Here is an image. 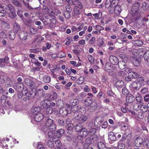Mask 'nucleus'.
<instances>
[{"instance_id": "1", "label": "nucleus", "mask_w": 149, "mask_h": 149, "mask_svg": "<svg viewBox=\"0 0 149 149\" xmlns=\"http://www.w3.org/2000/svg\"><path fill=\"white\" fill-rule=\"evenodd\" d=\"M6 13H8L10 17L12 19L14 18L16 15L14 6L10 4L6 6L4 9L0 12V17L4 16L6 15Z\"/></svg>"}, {"instance_id": "53", "label": "nucleus", "mask_w": 149, "mask_h": 149, "mask_svg": "<svg viewBox=\"0 0 149 149\" xmlns=\"http://www.w3.org/2000/svg\"><path fill=\"white\" fill-rule=\"evenodd\" d=\"M70 103L72 105H75L77 103V100L75 99H72L70 100Z\"/></svg>"}, {"instance_id": "28", "label": "nucleus", "mask_w": 149, "mask_h": 149, "mask_svg": "<svg viewBox=\"0 0 149 149\" xmlns=\"http://www.w3.org/2000/svg\"><path fill=\"white\" fill-rule=\"evenodd\" d=\"M84 127L80 123L77 124L75 126V129L77 132H80Z\"/></svg>"}, {"instance_id": "46", "label": "nucleus", "mask_w": 149, "mask_h": 149, "mask_svg": "<svg viewBox=\"0 0 149 149\" xmlns=\"http://www.w3.org/2000/svg\"><path fill=\"white\" fill-rule=\"evenodd\" d=\"M52 140L54 142L55 141V144L57 147V148H60V147L61 145V141L60 140L57 139H56V140L55 141L54 140L52 139Z\"/></svg>"}, {"instance_id": "32", "label": "nucleus", "mask_w": 149, "mask_h": 149, "mask_svg": "<svg viewBox=\"0 0 149 149\" xmlns=\"http://www.w3.org/2000/svg\"><path fill=\"white\" fill-rule=\"evenodd\" d=\"M129 76L131 77V78H137L139 76L138 74L135 72H129Z\"/></svg>"}, {"instance_id": "57", "label": "nucleus", "mask_w": 149, "mask_h": 149, "mask_svg": "<svg viewBox=\"0 0 149 149\" xmlns=\"http://www.w3.org/2000/svg\"><path fill=\"white\" fill-rule=\"evenodd\" d=\"M84 91L86 92H88L91 91V89L88 86L86 85L84 86Z\"/></svg>"}, {"instance_id": "18", "label": "nucleus", "mask_w": 149, "mask_h": 149, "mask_svg": "<svg viewBox=\"0 0 149 149\" xmlns=\"http://www.w3.org/2000/svg\"><path fill=\"white\" fill-rule=\"evenodd\" d=\"M74 127V125L72 124H70L67 125V133L69 134H71L72 132L73 128Z\"/></svg>"}, {"instance_id": "4", "label": "nucleus", "mask_w": 149, "mask_h": 149, "mask_svg": "<svg viewBox=\"0 0 149 149\" xmlns=\"http://www.w3.org/2000/svg\"><path fill=\"white\" fill-rule=\"evenodd\" d=\"M105 7L108 9V12L112 14L114 12L113 4H112L110 0H107L105 3Z\"/></svg>"}, {"instance_id": "34", "label": "nucleus", "mask_w": 149, "mask_h": 149, "mask_svg": "<svg viewBox=\"0 0 149 149\" xmlns=\"http://www.w3.org/2000/svg\"><path fill=\"white\" fill-rule=\"evenodd\" d=\"M8 36L10 40H14L15 37V34L14 32L11 31H10L8 33Z\"/></svg>"}, {"instance_id": "29", "label": "nucleus", "mask_w": 149, "mask_h": 149, "mask_svg": "<svg viewBox=\"0 0 149 149\" xmlns=\"http://www.w3.org/2000/svg\"><path fill=\"white\" fill-rule=\"evenodd\" d=\"M128 104L127 103L125 102L124 104H123L122 107L123 108H122V111L124 113H126L127 112V110H128L127 106H128Z\"/></svg>"}, {"instance_id": "13", "label": "nucleus", "mask_w": 149, "mask_h": 149, "mask_svg": "<svg viewBox=\"0 0 149 149\" xmlns=\"http://www.w3.org/2000/svg\"><path fill=\"white\" fill-rule=\"evenodd\" d=\"M127 60V58L125 55L122 54V65H123V69H125L126 68Z\"/></svg>"}, {"instance_id": "17", "label": "nucleus", "mask_w": 149, "mask_h": 149, "mask_svg": "<svg viewBox=\"0 0 149 149\" xmlns=\"http://www.w3.org/2000/svg\"><path fill=\"white\" fill-rule=\"evenodd\" d=\"M36 95L39 96L40 97L44 96L45 93L44 90L42 89H37L35 93Z\"/></svg>"}, {"instance_id": "19", "label": "nucleus", "mask_w": 149, "mask_h": 149, "mask_svg": "<svg viewBox=\"0 0 149 149\" xmlns=\"http://www.w3.org/2000/svg\"><path fill=\"white\" fill-rule=\"evenodd\" d=\"M125 69H123L122 70V77H125L127 73H129L130 70V68H126Z\"/></svg>"}, {"instance_id": "37", "label": "nucleus", "mask_w": 149, "mask_h": 149, "mask_svg": "<svg viewBox=\"0 0 149 149\" xmlns=\"http://www.w3.org/2000/svg\"><path fill=\"white\" fill-rule=\"evenodd\" d=\"M141 111L142 112L145 113L148 110V107L145 105H141L140 107Z\"/></svg>"}, {"instance_id": "41", "label": "nucleus", "mask_w": 149, "mask_h": 149, "mask_svg": "<svg viewBox=\"0 0 149 149\" xmlns=\"http://www.w3.org/2000/svg\"><path fill=\"white\" fill-rule=\"evenodd\" d=\"M93 27L95 29L99 32L102 30H103L104 29V28L101 26L100 25H96L93 26Z\"/></svg>"}, {"instance_id": "42", "label": "nucleus", "mask_w": 149, "mask_h": 149, "mask_svg": "<svg viewBox=\"0 0 149 149\" xmlns=\"http://www.w3.org/2000/svg\"><path fill=\"white\" fill-rule=\"evenodd\" d=\"M66 40H67L65 42V44L66 45H68L70 44L71 42H72L73 40L72 38L68 37L66 39Z\"/></svg>"}, {"instance_id": "60", "label": "nucleus", "mask_w": 149, "mask_h": 149, "mask_svg": "<svg viewBox=\"0 0 149 149\" xmlns=\"http://www.w3.org/2000/svg\"><path fill=\"white\" fill-rule=\"evenodd\" d=\"M84 26V23H81L80 24L79 26L77 28V31H79L81 30L83 26Z\"/></svg>"}, {"instance_id": "14", "label": "nucleus", "mask_w": 149, "mask_h": 149, "mask_svg": "<svg viewBox=\"0 0 149 149\" xmlns=\"http://www.w3.org/2000/svg\"><path fill=\"white\" fill-rule=\"evenodd\" d=\"M134 143L136 147H139L143 143V139L141 137H138L135 139Z\"/></svg>"}, {"instance_id": "15", "label": "nucleus", "mask_w": 149, "mask_h": 149, "mask_svg": "<svg viewBox=\"0 0 149 149\" xmlns=\"http://www.w3.org/2000/svg\"><path fill=\"white\" fill-rule=\"evenodd\" d=\"M40 108L39 107H35L32 109L31 112L33 116L41 113Z\"/></svg>"}, {"instance_id": "50", "label": "nucleus", "mask_w": 149, "mask_h": 149, "mask_svg": "<svg viewBox=\"0 0 149 149\" xmlns=\"http://www.w3.org/2000/svg\"><path fill=\"white\" fill-rule=\"evenodd\" d=\"M122 93L123 95H126L129 93V91L126 87H124L123 88Z\"/></svg>"}, {"instance_id": "54", "label": "nucleus", "mask_w": 149, "mask_h": 149, "mask_svg": "<svg viewBox=\"0 0 149 149\" xmlns=\"http://www.w3.org/2000/svg\"><path fill=\"white\" fill-rule=\"evenodd\" d=\"M81 115V114H79L78 112H76L74 114V116L75 119L79 120Z\"/></svg>"}, {"instance_id": "12", "label": "nucleus", "mask_w": 149, "mask_h": 149, "mask_svg": "<svg viewBox=\"0 0 149 149\" xmlns=\"http://www.w3.org/2000/svg\"><path fill=\"white\" fill-rule=\"evenodd\" d=\"M134 100V97L132 94H129L126 97V100L127 103H132Z\"/></svg>"}, {"instance_id": "55", "label": "nucleus", "mask_w": 149, "mask_h": 149, "mask_svg": "<svg viewBox=\"0 0 149 149\" xmlns=\"http://www.w3.org/2000/svg\"><path fill=\"white\" fill-rule=\"evenodd\" d=\"M140 92L142 94H145L147 93L148 89L144 87L141 89Z\"/></svg>"}, {"instance_id": "44", "label": "nucleus", "mask_w": 149, "mask_h": 149, "mask_svg": "<svg viewBox=\"0 0 149 149\" xmlns=\"http://www.w3.org/2000/svg\"><path fill=\"white\" fill-rule=\"evenodd\" d=\"M70 63L75 67H78L81 65V62L78 63H77V62L74 61H70Z\"/></svg>"}, {"instance_id": "7", "label": "nucleus", "mask_w": 149, "mask_h": 149, "mask_svg": "<svg viewBox=\"0 0 149 149\" xmlns=\"http://www.w3.org/2000/svg\"><path fill=\"white\" fill-rule=\"evenodd\" d=\"M34 119L37 122L41 121L44 118V116L42 113H38V114L33 116Z\"/></svg>"}, {"instance_id": "51", "label": "nucleus", "mask_w": 149, "mask_h": 149, "mask_svg": "<svg viewBox=\"0 0 149 149\" xmlns=\"http://www.w3.org/2000/svg\"><path fill=\"white\" fill-rule=\"evenodd\" d=\"M88 58L91 64H93V63L94 62V58L93 56L91 55H89L88 56Z\"/></svg>"}, {"instance_id": "21", "label": "nucleus", "mask_w": 149, "mask_h": 149, "mask_svg": "<svg viewBox=\"0 0 149 149\" xmlns=\"http://www.w3.org/2000/svg\"><path fill=\"white\" fill-rule=\"evenodd\" d=\"M97 147L99 149H107L106 144L102 142H100L98 143Z\"/></svg>"}, {"instance_id": "11", "label": "nucleus", "mask_w": 149, "mask_h": 149, "mask_svg": "<svg viewBox=\"0 0 149 149\" xmlns=\"http://www.w3.org/2000/svg\"><path fill=\"white\" fill-rule=\"evenodd\" d=\"M93 102L92 98L90 97H86L84 101V103L86 107H88Z\"/></svg>"}, {"instance_id": "36", "label": "nucleus", "mask_w": 149, "mask_h": 149, "mask_svg": "<svg viewBox=\"0 0 149 149\" xmlns=\"http://www.w3.org/2000/svg\"><path fill=\"white\" fill-rule=\"evenodd\" d=\"M144 59L149 62V50L146 51L144 54Z\"/></svg>"}, {"instance_id": "22", "label": "nucleus", "mask_w": 149, "mask_h": 149, "mask_svg": "<svg viewBox=\"0 0 149 149\" xmlns=\"http://www.w3.org/2000/svg\"><path fill=\"white\" fill-rule=\"evenodd\" d=\"M1 27L3 29H8L10 28V26L8 22L2 21L1 23Z\"/></svg>"}, {"instance_id": "64", "label": "nucleus", "mask_w": 149, "mask_h": 149, "mask_svg": "<svg viewBox=\"0 0 149 149\" xmlns=\"http://www.w3.org/2000/svg\"><path fill=\"white\" fill-rule=\"evenodd\" d=\"M37 147L38 149H45L43 146L40 142L38 143Z\"/></svg>"}, {"instance_id": "39", "label": "nucleus", "mask_w": 149, "mask_h": 149, "mask_svg": "<svg viewBox=\"0 0 149 149\" xmlns=\"http://www.w3.org/2000/svg\"><path fill=\"white\" fill-rule=\"evenodd\" d=\"M81 10L79 9L77 6H75L74 8V12L76 15H79L81 12Z\"/></svg>"}, {"instance_id": "5", "label": "nucleus", "mask_w": 149, "mask_h": 149, "mask_svg": "<svg viewBox=\"0 0 149 149\" xmlns=\"http://www.w3.org/2000/svg\"><path fill=\"white\" fill-rule=\"evenodd\" d=\"M140 3L138 2H136L133 4L132 9V14H135L137 12L139 13L140 12H141V10H140Z\"/></svg>"}, {"instance_id": "9", "label": "nucleus", "mask_w": 149, "mask_h": 149, "mask_svg": "<svg viewBox=\"0 0 149 149\" xmlns=\"http://www.w3.org/2000/svg\"><path fill=\"white\" fill-rule=\"evenodd\" d=\"M109 60L111 63L113 65H116L119 63L118 58L113 55L110 56Z\"/></svg>"}, {"instance_id": "49", "label": "nucleus", "mask_w": 149, "mask_h": 149, "mask_svg": "<svg viewBox=\"0 0 149 149\" xmlns=\"http://www.w3.org/2000/svg\"><path fill=\"white\" fill-rule=\"evenodd\" d=\"M57 97V95L56 93H54L53 94L51 95L49 97L50 100H53L56 99Z\"/></svg>"}, {"instance_id": "23", "label": "nucleus", "mask_w": 149, "mask_h": 149, "mask_svg": "<svg viewBox=\"0 0 149 149\" xmlns=\"http://www.w3.org/2000/svg\"><path fill=\"white\" fill-rule=\"evenodd\" d=\"M81 135H82L83 137H86L88 134V132L87 129L85 127H84L80 132Z\"/></svg>"}, {"instance_id": "48", "label": "nucleus", "mask_w": 149, "mask_h": 149, "mask_svg": "<svg viewBox=\"0 0 149 149\" xmlns=\"http://www.w3.org/2000/svg\"><path fill=\"white\" fill-rule=\"evenodd\" d=\"M91 128L90 129L89 131V133L90 134V136L95 135V134L96 132V130L95 128L93 127H91Z\"/></svg>"}, {"instance_id": "63", "label": "nucleus", "mask_w": 149, "mask_h": 149, "mask_svg": "<svg viewBox=\"0 0 149 149\" xmlns=\"http://www.w3.org/2000/svg\"><path fill=\"white\" fill-rule=\"evenodd\" d=\"M32 92H29L27 91L26 93H25L26 96L28 97V99H29L31 95L32 94Z\"/></svg>"}, {"instance_id": "6", "label": "nucleus", "mask_w": 149, "mask_h": 149, "mask_svg": "<svg viewBox=\"0 0 149 149\" xmlns=\"http://www.w3.org/2000/svg\"><path fill=\"white\" fill-rule=\"evenodd\" d=\"M97 136L96 135L90 136L89 137L86 138V143L88 144L93 143L96 140Z\"/></svg>"}, {"instance_id": "58", "label": "nucleus", "mask_w": 149, "mask_h": 149, "mask_svg": "<svg viewBox=\"0 0 149 149\" xmlns=\"http://www.w3.org/2000/svg\"><path fill=\"white\" fill-rule=\"evenodd\" d=\"M46 110V112L48 114H51L52 112V108H51L50 107H48Z\"/></svg>"}, {"instance_id": "27", "label": "nucleus", "mask_w": 149, "mask_h": 149, "mask_svg": "<svg viewBox=\"0 0 149 149\" xmlns=\"http://www.w3.org/2000/svg\"><path fill=\"white\" fill-rule=\"evenodd\" d=\"M73 4L76 5L75 6H77L80 9L82 8L83 6L81 3L77 0H74Z\"/></svg>"}, {"instance_id": "10", "label": "nucleus", "mask_w": 149, "mask_h": 149, "mask_svg": "<svg viewBox=\"0 0 149 149\" xmlns=\"http://www.w3.org/2000/svg\"><path fill=\"white\" fill-rule=\"evenodd\" d=\"M130 60L135 66H138L139 65L140 61L137 58L132 56L130 58Z\"/></svg>"}, {"instance_id": "16", "label": "nucleus", "mask_w": 149, "mask_h": 149, "mask_svg": "<svg viewBox=\"0 0 149 149\" xmlns=\"http://www.w3.org/2000/svg\"><path fill=\"white\" fill-rule=\"evenodd\" d=\"M48 102H49V100L46 99L42 101L40 104L44 108L46 109L49 107Z\"/></svg>"}, {"instance_id": "59", "label": "nucleus", "mask_w": 149, "mask_h": 149, "mask_svg": "<svg viewBox=\"0 0 149 149\" xmlns=\"http://www.w3.org/2000/svg\"><path fill=\"white\" fill-rule=\"evenodd\" d=\"M72 107L71 106V107ZM78 107L77 106H75L73 107V108H71V111H72L73 113H76L78 112L77 111H78L77 108Z\"/></svg>"}, {"instance_id": "8", "label": "nucleus", "mask_w": 149, "mask_h": 149, "mask_svg": "<svg viewBox=\"0 0 149 149\" xmlns=\"http://www.w3.org/2000/svg\"><path fill=\"white\" fill-rule=\"evenodd\" d=\"M28 34L27 33L26 31H21L19 34V36L20 39L22 40H26Z\"/></svg>"}, {"instance_id": "38", "label": "nucleus", "mask_w": 149, "mask_h": 149, "mask_svg": "<svg viewBox=\"0 0 149 149\" xmlns=\"http://www.w3.org/2000/svg\"><path fill=\"white\" fill-rule=\"evenodd\" d=\"M87 119V118L86 116L81 114L80 118L79 120L80 122H83L86 121Z\"/></svg>"}, {"instance_id": "56", "label": "nucleus", "mask_w": 149, "mask_h": 149, "mask_svg": "<svg viewBox=\"0 0 149 149\" xmlns=\"http://www.w3.org/2000/svg\"><path fill=\"white\" fill-rule=\"evenodd\" d=\"M64 133V130L63 129H60L57 131V134L59 135V136H60Z\"/></svg>"}, {"instance_id": "40", "label": "nucleus", "mask_w": 149, "mask_h": 149, "mask_svg": "<svg viewBox=\"0 0 149 149\" xmlns=\"http://www.w3.org/2000/svg\"><path fill=\"white\" fill-rule=\"evenodd\" d=\"M46 10L47 11L49 15L50 16H53L54 15L55 13L51 8H47Z\"/></svg>"}, {"instance_id": "25", "label": "nucleus", "mask_w": 149, "mask_h": 149, "mask_svg": "<svg viewBox=\"0 0 149 149\" xmlns=\"http://www.w3.org/2000/svg\"><path fill=\"white\" fill-rule=\"evenodd\" d=\"M13 26L14 31L16 33H17L20 29L19 25L17 23L15 22Z\"/></svg>"}, {"instance_id": "62", "label": "nucleus", "mask_w": 149, "mask_h": 149, "mask_svg": "<svg viewBox=\"0 0 149 149\" xmlns=\"http://www.w3.org/2000/svg\"><path fill=\"white\" fill-rule=\"evenodd\" d=\"M127 124H124V123L122 124V130H123L124 131L127 129Z\"/></svg>"}, {"instance_id": "45", "label": "nucleus", "mask_w": 149, "mask_h": 149, "mask_svg": "<svg viewBox=\"0 0 149 149\" xmlns=\"http://www.w3.org/2000/svg\"><path fill=\"white\" fill-rule=\"evenodd\" d=\"M111 67L109 64H107L105 65V70L108 72H110L112 71Z\"/></svg>"}, {"instance_id": "2", "label": "nucleus", "mask_w": 149, "mask_h": 149, "mask_svg": "<svg viewBox=\"0 0 149 149\" xmlns=\"http://www.w3.org/2000/svg\"><path fill=\"white\" fill-rule=\"evenodd\" d=\"M45 129L46 130L54 131L56 129V125L54 120L50 118L46 119L44 125Z\"/></svg>"}, {"instance_id": "30", "label": "nucleus", "mask_w": 149, "mask_h": 149, "mask_svg": "<svg viewBox=\"0 0 149 149\" xmlns=\"http://www.w3.org/2000/svg\"><path fill=\"white\" fill-rule=\"evenodd\" d=\"M136 101L138 102L137 103H140V104H143V103L142 102L143 98L142 96L138 94V95L136 97Z\"/></svg>"}, {"instance_id": "47", "label": "nucleus", "mask_w": 149, "mask_h": 149, "mask_svg": "<svg viewBox=\"0 0 149 149\" xmlns=\"http://www.w3.org/2000/svg\"><path fill=\"white\" fill-rule=\"evenodd\" d=\"M47 146L50 148H52L54 146V144L52 141L49 140L47 141Z\"/></svg>"}, {"instance_id": "31", "label": "nucleus", "mask_w": 149, "mask_h": 149, "mask_svg": "<svg viewBox=\"0 0 149 149\" xmlns=\"http://www.w3.org/2000/svg\"><path fill=\"white\" fill-rule=\"evenodd\" d=\"M84 77L83 76H81L76 81V83L79 85H80L84 82Z\"/></svg>"}, {"instance_id": "3", "label": "nucleus", "mask_w": 149, "mask_h": 149, "mask_svg": "<svg viewBox=\"0 0 149 149\" xmlns=\"http://www.w3.org/2000/svg\"><path fill=\"white\" fill-rule=\"evenodd\" d=\"M65 106L66 108L63 107L61 108L59 110L60 114L63 117L66 116L68 114H70L71 113V106L68 104H66Z\"/></svg>"}, {"instance_id": "35", "label": "nucleus", "mask_w": 149, "mask_h": 149, "mask_svg": "<svg viewBox=\"0 0 149 149\" xmlns=\"http://www.w3.org/2000/svg\"><path fill=\"white\" fill-rule=\"evenodd\" d=\"M12 2L13 4L16 6L19 7H22V4L20 3L17 0H12Z\"/></svg>"}, {"instance_id": "61", "label": "nucleus", "mask_w": 149, "mask_h": 149, "mask_svg": "<svg viewBox=\"0 0 149 149\" xmlns=\"http://www.w3.org/2000/svg\"><path fill=\"white\" fill-rule=\"evenodd\" d=\"M58 122L59 125L61 126L64 125L65 124V122L64 120L61 119H58Z\"/></svg>"}, {"instance_id": "20", "label": "nucleus", "mask_w": 149, "mask_h": 149, "mask_svg": "<svg viewBox=\"0 0 149 149\" xmlns=\"http://www.w3.org/2000/svg\"><path fill=\"white\" fill-rule=\"evenodd\" d=\"M121 11V8L120 6L117 5L115 7L114 12L116 16L119 15Z\"/></svg>"}, {"instance_id": "52", "label": "nucleus", "mask_w": 149, "mask_h": 149, "mask_svg": "<svg viewBox=\"0 0 149 149\" xmlns=\"http://www.w3.org/2000/svg\"><path fill=\"white\" fill-rule=\"evenodd\" d=\"M6 38V35L5 34L4 32L0 30V39H4Z\"/></svg>"}, {"instance_id": "26", "label": "nucleus", "mask_w": 149, "mask_h": 149, "mask_svg": "<svg viewBox=\"0 0 149 149\" xmlns=\"http://www.w3.org/2000/svg\"><path fill=\"white\" fill-rule=\"evenodd\" d=\"M51 77L48 75H45L43 77V81L46 83H49L51 81Z\"/></svg>"}, {"instance_id": "24", "label": "nucleus", "mask_w": 149, "mask_h": 149, "mask_svg": "<svg viewBox=\"0 0 149 149\" xmlns=\"http://www.w3.org/2000/svg\"><path fill=\"white\" fill-rule=\"evenodd\" d=\"M142 104H140L137 102L134 103L133 106L134 109L136 111H138L140 109V107Z\"/></svg>"}, {"instance_id": "33", "label": "nucleus", "mask_w": 149, "mask_h": 149, "mask_svg": "<svg viewBox=\"0 0 149 149\" xmlns=\"http://www.w3.org/2000/svg\"><path fill=\"white\" fill-rule=\"evenodd\" d=\"M25 82L27 85L32 86L33 83L30 79L26 78L25 79Z\"/></svg>"}, {"instance_id": "43", "label": "nucleus", "mask_w": 149, "mask_h": 149, "mask_svg": "<svg viewBox=\"0 0 149 149\" xmlns=\"http://www.w3.org/2000/svg\"><path fill=\"white\" fill-rule=\"evenodd\" d=\"M121 81L119 80L116 82L115 84V86L117 88L118 90L120 89L121 88Z\"/></svg>"}]
</instances>
